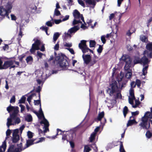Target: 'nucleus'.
Returning a JSON list of instances; mask_svg holds the SVG:
<instances>
[{
    "label": "nucleus",
    "instance_id": "f257e3e1",
    "mask_svg": "<svg viewBox=\"0 0 152 152\" xmlns=\"http://www.w3.org/2000/svg\"><path fill=\"white\" fill-rule=\"evenodd\" d=\"M146 48L148 50L144 51L143 56L141 60L138 57H135L133 62L131 58L128 55H123L120 59L121 62H124L125 63V66H134L135 64L140 63L145 65L148 62V59L146 58L147 56L148 58H151L152 56V42L147 43L146 46Z\"/></svg>",
    "mask_w": 152,
    "mask_h": 152
},
{
    "label": "nucleus",
    "instance_id": "f03ea898",
    "mask_svg": "<svg viewBox=\"0 0 152 152\" xmlns=\"http://www.w3.org/2000/svg\"><path fill=\"white\" fill-rule=\"evenodd\" d=\"M119 91V89L118 88L117 82L113 81L110 84V88H108L107 92L110 96H113L114 99H121V95Z\"/></svg>",
    "mask_w": 152,
    "mask_h": 152
},
{
    "label": "nucleus",
    "instance_id": "7ed1b4c3",
    "mask_svg": "<svg viewBox=\"0 0 152 152\" xmlns=\"http://www.w3.org/2000/svg\"><path fill=\"white\" fill-rule=\"evenodd\" d=\"M148 118H150V122L152 125V112H147L142 117V122L139 124L141 129H147L149 128L150 124L148 121Z\"/></svg>",
    "mask_w": 152,
    "mask_h": 152
},
{
    "label": "nucleus",
    "instance_id": "20e7f679",
    "mask_svg": "<svg viewBox=\"0 0 152 152\" xmlns=\"http://www.w3.org/2000/svg\"><path fill=\"white\" fill-rule=\"evenodd\" d=\"M57 69H55L54 70H52L50 72H49V70H47L46 72V77L44 78L43 77H39V79L37 80V81L38 84H40L42 83L43 84L44 82L46 80V79L49 77L51 74H56L58 72V71L61 70H66L67 69V67H57Z\"/></svg>",
    "mask_w": 152,
    "mask_h": 152
},
{
    "label": "nucleus",
    "instance_id": "39448f33",
    "mask_svg": "<svg viewBox=\"0 0 152 152\" xmlns=\"http://www.w3.org/2000/svg\"><path fill=\"white\" fill-rule=\"evenodd\" d=\"M39 115H38L39 118H42V120L40 122V123L41 124H44V126L43 129H44V132H46L49 130L48 126H49V123L47 120L45 118L44 114L43 113V111L42 110V109L41 107V104H40V108L39 110Z\"/></svg>",
    "mask_w": 152,
    "mask_h": 152
},
{
    "label": "nucleus",
    "instance_id": "423d86ee",
    "mask_svg": "<svg viewBox=\"0 0 152 152\" xmlns=\"http://www.w3.org/2000/svg\"><path fill=\"white\" fill-rule=\"evenodd\" d=\"M135 99L134 93H133V90H131L130 91V95L129 96V103L132 105L133 108H135L140 104V102L138 99L135 100V104H134V100Z\"/></svg>",
    "mask_w": 152,
    "mask_h": 152
},
{
    "label": "nucleus",
    "instance_id": "0eeeda50",
    "mask_svg": "<svg viewBox=\"0 0 152 152\" xmlns=\"http://www.w3.org/2000/svg\"><path fill=\"white\" fill-rule=\"evenodd\" d=\"M20 120L19 117L17 116H14L13 115L12 117H10V118H8L7 119V125L8 128H9L10 126L18 124L20 123Z\"/></svg>",
    "mask_w": 152,
    "mask_h": 152
},
{
    "label": "nucleus",
    "instance_id": "6e6552de",
    "mask_svg": "<svg viewBox=\"0 0 152 152\" xmlns=\"http://www.w3.org/2000/svg\"><path fill=\"white\" fill-rule=\"evenodd\" d=\"M41 44L40 41L39 40H37L32 45L31 48L30 50V52L33 53L35 52V50H40L42 51H43L45 50V47L44 45H42L41 48L40 49L39 48V46Z\"/></svg>",
    "mask_w": 152,
    "mask_h": 152
},
{
    "label": "nucleus",
    "instance_id": "1a4fd4ad",
    "mask_svg": "<svg viewBox=\"0 0 152 152\" xmlns=\"http://www.w3.org/2000/svg\"><path fill=\"white\" fill-rule=\"evenodd\" d=\"M65 55L62 54H59L55 58V61L56 63L59 64L60 66H67V62L64 59Z\"/></svg>",
    "mask_w": 152,
    "mask_h": 152
},
{
    "label": "nucleus",
    "instance_id": "9d476101",
    "mask_svg": "<svg viewBox=\"0 0 152 152\" xmlns=\"http://www.w3.org/2000/svg\"><path fill=\"white\" fill-rule=\"evenodd\" d=\"M73 15L75 18V19L73 21L72 23L73 25L81 23V22L80 20V19L83 21H84V18L82 15L80 14L77 10H74L73 12Z\"/></svg>",
    "mask_w": 152,
    "mask_h": 152
},
{
    "label": "nucleus",
    "instance_id": "9b49d317",
    "mask_svg": "<svg viewBox=\"0 0 152 152\" xmlns=\"http://www.w3.org/2000/svg\"><path fill=\"white\" fill-rule=\"evenodd\" d=\"M123 75H122L120 72V75L117 77V79L119 84V88L121 89L124 88L126 86V84L127 83L128 80L126 79L123 80Z\"/></svg>",
    "mask_w": 152,
    "mask_h": 152
},
{
    "label": "nucleus",
    "instance_id": "f8f14e48",
    "mask_svg": "<svg viewBox=\"0 0 152 152\" xmlns=\"http://www.w3.org/2000/svg\"><path fill=\"white\" fill-rule=\"evenodd\" d=\"M18 148H16L13 145H11L10 146L9 148L8 149V152H20L22 150V143L18 144Z\"/></svg>",
    "mask_w": 152,
    "mask_h": 152
},
{
    "label": "nucleus",
    "instance_id": "ddd939ff",
    "mask_svg": "<svg viewBox=\"0 0 152 152\" xmlns=\"http://www.w3.org/2000/svg\"><path fill=\"white\" fill-rule=\"evenodd\" d=\"M86 41L84 40H82L81 41V42L79 44V48L82 50L83 53H86L88 52V50H90V52L93 53V51L88 48L86 44Z\"/></svg>",
    "mask_w": 152,
    "mask_h": 152
},
{
    "label": "nucleus",
    "instance_id": "4468645a",
    "mask_svg": "<svg viewBox=\"0 0 152 152\" xmlns=\"http://www.w3.org/2000/svg\"><path fill=\"white\" fill-rule=\"evenodd\" d=\"M18 108L17 107H15L10 105L7 108V110L9 113H10L11 111H13L12 114L10 115V117H12L13 115L14 116H17V114L19 112Z\"/></svg>",
    "mask_w": 152,
    "mask_h": 152
},
{
    "label": "nucleus",
    "instance_id": "2eb2a0df",
    "mask_svg": "<svg viewBox=\"0 0 152 152\" xmlns=\"http://www.w3.org/2000/svg\"><path fill=\"white\" fill-rule=\"evenodd\" d=\"M19 129H16L13 130L12 133V140L13 142H17L20 139V136L18 134Z\"/></svg>",
    "mask_w": 152,
    "mask_h": 152
},
{
    "label": "nucleus",
    "instance_id": "dca6fc26",
    "mask_svg": "<svg viewBox=\"0 0 152 152\" xmlns=\"http://www.w3.org/2000/svg\"><path fill=\"white\" fill-rule=\"evenodd\" d=\"M80 28V26H75L69 29L67 33H65V34L66 36H70V34L72 33H75Z\"/></svg>",
    "mask_w": 152,
    "mask_h": 152
},
{
    "label": "nucleus",
    "instance_id": "f3484780",
    "mask_svg": "<svg viewBox=\"0 0 152 152\" xmlns=\"http://www.w3.org/2000/svg\"><path fill=\"white\" fill-rule=\"evenodd\" d=\"M115 100L114 99H107L105 101L106 104L109 108H111L113 107V105L115 103Z\"/></svg>",
    "mask_w": 152,
    "mask_h": 152
},
{
    "label": "nucleus",
    "instance_id": "a211bd4d",
    "mask_svg": "<svg viewBox=\"0 0 152 152\" xmlns=\"http://www.w3.org/2000/svg\"><path fill=\"white\" fill-rule=\"evenodd\" d=\"M9 12L7 10L5 9L3 7H0V15L2 17H4L5 16H8Z\"/></svg>",
    "mask_w": 152,
    "mask_h": 152
},
{
    "label": "nucleus",
    "instance_id": "6ab92c4d",
    "mask_svg": "<svg viewBox=\"0 0 152 152\" xmlns=\"http://www.w3.org/2000/svg\"><path fill=\"white\" fill-rule=\"evenodd\" d=\"M137 122L136 121L134 116H131L130 117L129 119L128 120L127 124V127L132 125L133 124H136Z\"/></svg>",
    "mask_w": 152,
    "mask_h": 152
},
{
    "label": "nucleus",
    "instance_id": "aec40b11",
    "mask_svg": "<svg viewBox=\"0 0 152 152\" xmlns=\"http://www.w3.org/2000/svg\"><path fill=\"white\" fill-rule=\"evenodd\" d=\"M34 140L31 139H28L26 140V146L23 147L22 146L23 150H24L26 148L28 147L31 145L35 144L34 142Z\"/></svg>",
    "mask_w": 152,
    "mask_h": 152
},
{
    "label": "nucleus",
    "instance_id": "412c9836",
    "mask_svg": "<svg viewBox=\"0 0 152 152\" xmlns=\"http://www.w3.org/2000/svg\"><path fill=\"white\" fill-rule=\"evenodd\" d=\"M37 7L34 4L32 5L29 6L28 8V14L27 15L28 17L29 16V13L30 12H35Z\"/></svg>",
    "mask_w": 152,
    "mask_h": 152
},
{
    "label": "nucleus",
    "instance_id": "4be33fe9",
    "mask_svg": "<svg viewBox=\"0 0 152 152\" xmlns=\"http://www.w3.org/2000/svg\"><path fill=\"white\" fill-rule=\"evenodd\" d=\"M83 57L85 63L87 64L89 63L91 60V56L90 55H86L83 56Z\"/></svg>",
    "mask_w": 152,
    "mask_h": 152
},
{
    "label": "nucleus",
    "instance_id": "5701e85b",
    "mask_svg": "<svg viewBox=\"0 0 152 152\" xmlns=\"http://www.w3.org/2000/svg\"><path fill=\"white\" fill-rule=\"evenodd\" d=\"M35 73L37 75V77H43V72L42 71V69H38L35 72Z\"/></svg>",
    "mask_w": 152,
    "mask_h": 152
},
{
    "label": "nucleus",
    "instance_id": "b1692460",
    "mask_svg": "<svg viewBox=\"0 0 152 152\" xmlns=\"http://www.w3.org/2000/svg\"><path fill=\"white\" fill-rule=\"evenodd\" d=\"M6 147V142L5 141H4L2 145L0 147V152H4L5 150Z\"/></svg>",
    "mask_w": 152,
    "mask_h": 152
},
{
    "label": "nucleus",
    "instance_id": "393cba45",
    "mask_svg": "<svg viewBox=\"0 0 152 152\" xmlns=\"http://www.w3.org/2000/svg\"><path fill=\"white\" fill-rule=\"evenodd\" d=\"M13 64L12 61H8L4 62L3 66H10Z\"/></svg>",
    "mask_w": 152,
    "mask_h": 152
},
{
    "label": "nucleus",
    "instance_id": "a878e982",
    "mask_svg": "<svg viewBox=\"0 0 152 152\" xmlns=\"http://www.w3.org/2000/svg\"><path fill=\"white\" fill-rule=\"evenodd\" d=\"M86 2L88 4L92 6L93 7H94L96 4L95 0H86Z\"/></svg>",
    "mask_w": 152,
    "mask_h": 152
},
{
    "label": "nucleus",
    "instance_id": "bb28decb",
    "mask_svg": "<svg viewBox=\"0 0 152 152\" xmlns=\"http://www.w3.org/2000/svg\"><path fill=\"white\" fill-rule=\"evenodd\" d=\"M104 116V112H100L97 118V120L98 121H101V119Z\"/></svg>",
    "mask_w": 152,
    "mask_h": 152
},
{
    "label": "nucleus",
    "instance_id": "cd10ccee",
    "mask_svg": "<svg viewBox=\"0 0 152 152\" xmlns=\"http://www.w3.org/2000/svg\"><path fill=\"white\" fill-rule=\"evenodd\" d=\"M140 40L143 42H147L148 41V38L144 35H141L140 37Z\"/></svg>",
    "mask_w": 152,
    "mask_h": 152
},
{
    "label": "nucleus",
    "instance_id": "c85d7f7f",
    "mask_svg": "<svg viewBox=\"0 0 152 152\" xmlns=\"http://www.w3.org/2000/svg\"><path fill=\"white\" fill-rule=\"evenodd\" d=\"M25 119L28 122L31 121L32 120V116L30 114H27L26 117Z\"/></svg>",
    "mask_w": 152,
    "mask_h": 152
},
{
    "label": "nucleus",
    "instance_id": "c756f323",
    "mask_svg": "<svg viewBox=\"0 0 152 152\" xmlns=\"http://www.w3.org/2000/svg\"><path fill=\"white\" fill-rule=\"evenodd\" d=\"M60 35V34L58 32L55 33L53 36V40L54 42H55Z\"/></svg>",
    "mask_w": 152,
    "mask_h": 152
},
{
    "label": "nucleus",
    "instance_id": "7c9ffc66",
    "mask_svg": "<svg viewBox=\"0 0 152 152\" xmlns=\"http://www.w3.org/2000/svg\"><path fill=\"white\" fill-rule=\"evenodd\" d=\"M132 72L130 70L128 71L126 74L125 77L127 79H130L132 76Z\"/></svg>",
    "mask_w": 152,
    "mask_h": 152
},
{
    "label": "nucleus",
    "instance_id": "2f4dec72",
    "mask_svg": "<svg viewBox=\"0 0 152 152\" xmlns=\"http://www.w3.org/2000/svg\"><path fill=\"white\" fill-rule=\"evenodd\" d=\"M136 84L135 82L134 81L130 83V86H131V88L129 90V93L130 94V91L131 90H133V92L134 93V90L133 89V88H134L136 86Z\"/></svg>",
    "mask_w": 152,
    "mask_h": 152
},
{
    "label": "nucleus",
    "instance_id": "473e14b6",
    "mask_svg": "<svg viewBox=\"0 0 152 152\" xmlns=\"http://www.w3.org/2000/svg\"><path fill=\"white\" fill-rule=\"evenodd\" d=\"M96 134L94 133H92L91 135L89 137L90 141L91 142H92L94 140Z\"/></svg>",
    "mask_w": 152,
    "mask_h": 152
},
{
    "label": "nucleus",
    "instance_id": "72a5a7b5",
    "mask_svg": "<svg viewBox=\"0 0 152 152\" xmlns=\"http://www.w3.org/2000/svg\"><path fill=\"white\" fill-rule=\"evenodd\" d=\"M119 70L118 69L116 68L115 67H114L113 69L112 76H113L115 75H116L119 72Z\"/></svg>",
    "mask_w": 152,
    "mask_h": 152
},
{
    "label": "nucleus",
    "instance_id": "f704fd0d",
    "mask_svg": "<svg viewBox=\"0 0 152 152\" xmlns=\"http://www.w3.org/2000/svg\"><path fill=\"white\" fill-rule=\"evenodd\" d=\"M12 3H7L6 6V8L7 9V11L8 12V11L12 9Z\"/></svg>",
    "mask_w": 152,
    "mask_h": 152
},
{
    "label": "nucleus",
    "instance_id": "c9c22d12",
    "mask_svg": "<svg viewBox=\"0 0 152 152\" xmlns=\"http://www.w3.org/2000/svg\"><path fill=\"white\" fill-rule=\"evenodd\" d=\"M64 46L65 47L70 48L72 46V44L71 42H65L63 44Z\"/></svg>",
    "mask_w": 152,
    "mask_h": 152
},
{
    "label": "nucleus",
    "instance_id": "e433bc0d",
    "mask_svg": "<svg viewBox=\"0 0 152 152\" xmlns=\"http://www.w3.org/2000/svg\"><path fill=\"white\" fill-rule=\"evenodd\" d=\"M128 109L127 107L125 106L123 110V113L124 117H125L126 114L127 113L128 111Z\"/></svg>",
    "mask_w": 152,
    "mask_h": 152
},
{
    "label": "nucleus",
    "instance_id": "4c0bfd02",
    "mask_svg": "<svg viewBox=\"0 0 152 152\" xmlns=\"http://www.w3.org/2000/svg\"><path fill=\"white\" fill-rule=\"evenodd\" d=\"M26 98L24 96H23L19 100V103H25Z\"/></svg>",
    "mask_w": 152,
    "mask_h": 152
},
{
    "label": "nucleus",
    "instance_id": "58836bf2",
    "mask_svg": "<svg viewBox=\"0 0 152 152\" xmlns=\"http://www.w3.org/2000/svg\"><path fill=\"white\" fill-rule=\"evenodd\" d=\"M91 149L88 145L85 146L84 148V152H89Z\"/></svg>",
    "mask_w": 152,
    "mask_h": 152
},
{
    "label": "nucleus",
    "instance_id": "ea45409f",
    "mask_svg": "<svg viewBox=\"0 0 152 152\" xmlns=\"http://www.w3.org/2000/svg\"><path fill=\"white\" fill-rule=\"evenodd\" d=\"M148 67H144L142 70V75L144 76L146 75L147 73Z\"/></svg>",
    "mask_w": 152,
    "mask_h": 152
},
{
    "label": "nucleus",
    "instance_id": "a19ab883",
    "mask_svg": "<svg viewBox=\"0 0 152 152\" xmlns=\"http://www.w3.org/2000/svg\"><path fill=\"white\" fill-rule=\"evenodd\" d=\"M119 151L120 152H125L122 142H121V144L119 148Z\"/></svg>",
    "mask_w": 152,
    "mask_h": 152
},
{
    "label": "nucleus",
    "instance_id": "79ce46f5",
    "mask_svg": "<svg viewBox=\"0 0 152 152\" xmlns=\"http://www.w3.org/2000/svg\"><path fill=\"white\" fill-rule=\"evenodd\" d=\"M35 96V95L34 94H32L30 96H29L27 99V101L30 104V102H31V99H32V98L34 96Z\"/></svg>",
    "mask_w": 152,
    "mask_h": 152
},
{
    "label": "nucleus",
    "instance_id": "37998d69",
    "mask_svg": "<svg viewBox=\"0 0 152 152\" xmlns=\"http://www.w3.org/2000/svg\"><path fill=\"white\" fill-rule=\"evenodd\" d=\"M95 42L94 40H91L90 41V47H94L95 46Z\"/></svg>",
    "mask_w": 152,
    "mask_h": 152
},
{
    "label": "nucleus",
    "instance_id": "c03bdc74",
    "mask_svg": "<svg viewBox=\"0 0 152 152\" xmlns=\"http://www.w3.org/2000/svg\"><path fill=\"white\" fill-rule=\"evenodd\" d=\"M62 140L63 141L66 140L67 142L68 141L67 136L66 134H63L62 137Z\"/></svg>",
    "mask_w": 152,
    "mask_h": 152
},
{
    "label": "nucleus",
    "instance_id": "a18cd8bd",
    "mask_svg": "<svg viewBox=\"0 0 152 152\" xmlns=\"http://www.w3.org/2000/svg\"><path fill=\"white\" fill-rule=\"evenodd\" d=\"M40 28L41 29H42V30L44 31H45L46 34L47 35H49V34H48V28L47 27H46V26H43L42 27H41Z\"/></svg>",
    "mask_w": 152,
    "mask_h": 152
},
{
    "label": "nucleus",
    "instance_id": "49530a36",
    "mask_svg": "<svg viewBox=\"0 0 152 152\" xmlns=\"http://www.w3.org/2000/svg\"><path fill=\"white\" fill-rule=\"evenodd\" d=\"M45 140V138L44 137H41L39 139V140L36 142H35L34 143L35 144L39 142H42Z\"/></svg>",
    "mask_w": 152,
    "mask_h": 152
},
{
    "label": "nucleus",
    "instance_id": "de8ad7c7",
    "mask_svg": "<svg viewBox=\"0 0 152 152\" xmlns=\"http://www.w3.org/2000/svg\"><path fill=\"white\" fill-rule=\"evenodd\" d=\"M101 39L103 44L105 43L106 40L105 39V35H104L102 36L101 37Z\"/></svg>",
    "mask_w": 152,
    "mask_h": 152
},
{
    "label": "nucleus",
    "instance_id": "09e8293b",
    "mask_svg": "<svg viewBox=\"0 0 152 152\" xmlns=\"http://www.w3.org/2000/svg\"><path fill=\"white\" fill-rule=\"evenodd\" d=\"M54 15L56 16H58L60 15V13L57 9H56L55 10Z\"/></svg>",
    "mask_w": 152,
    "mask_h": 152
},
{
    "label": "nucleus",
    "instance_id": "8fccbe9b",
    "mask_svg": "<svg viewBox=\"0 0 152 152\" xmlns=\"http://www.w3.org/2000/svg\"><path fill=\"white\" fill-rule=\"evenodd\" d=\"M32 60L33 58L31 56H29L26 59V61L27 63H28L29 62L32 61Z\"/></svg>",
    "mask_w": 152,
    "mask_h": 152
},
{
    "label": "nucleus",
    "instance_id": "3c124183",
    "mask_svg": "<svg viewBox=\"0 0 152 152\" xmlns=\"http://www.w3.org/2000/svg\"><path fill=\"white\" fill-rule=\"evenodd\" d=\"M27 136L28 138H31L33 137V133L30 131H28L27 132Z\"/></svg>",
    "mask_w": 152,
    "mask_h": 152
},
{
    "label": "nucleus",
    "instance_id": "603ef678",
    "mask_svg": "<svg viewBox=\"0 0 152 152\" xmlns=\"http://www.w3.org/2000/svg\"><path fill=\"white\" fill-rule=\"evenodd\" d=\"M135 84L138 87H139L140 86L141 81L137 79L136 80Z\"/></svg>",
    "mask_w": 152,
    "mask_h": 152
},
{
    "label": "nucleus",
    "instance_id": "864d4df0",
    "mask_svg": "<svg viewBox=\"0 0 152 152\" xmlns=\"http://www.w3.org/2000/svg\"><path fill=\"white\" fill-rule=\"evenodd\" d=\"M146 136L148 138H150L152 136L151 133L149 131H147L146 133Z\"/></svg>",
    "mask_w": 152,
    "mask_h": 152
},
{
    "label": "nucleus",
    "instance_id": "5fc2aeb1",
    "mask_svg": "<svg viewBox=\"0 0 152 152\" xmlns=\"http://www.w3.org/2000/svg\"><path fill=\"white\" fill-rule=\"evenodd\" d=\"M11 133V130H10L9 129H7L6 132V134L7 136H9L10 135ZM7 137H6V139H7Z\"/></svg>",
    "mask_w": 152,
    "mask_h": 152
},
{
    "label": "nucleus",
    "instance_id": "6e6d98bb",
    "mask_svg": "<svg viewBox=\"0 0 152 152\" xmlns=\"http://www.w3.org/2000/svg\"><path fill=\"white\" fill-rule=\"evenodd\" d=\"M78 3L80 4L81 6L84 7L85 5L82 0H78Z\"/></svg>",
    "mask_w": 152,
    "mask_h": 152
},
{
    "label": "nucleus",
    "instance_id": "4d7b16f0",
    "mask_svg": "<svg viewBox=\"0 0 152 152\" xmlns=\"http://www.w3.org/2000/svg\"><path fill=\"white\" fill-rule=\"evenodd\" d=\"M66 49L68 50L72 54H75L74 51L72 48H66Z\"/></svg>",
    "mask_w": 152,
    "mask_h": 152
},
{
    "label": "nucleus",
    "instance_id": "13d9d810",
    "mask_svg": "<svg viewBox=\"0 0 152 152\" xmlns=\"http://www.w3.org/2000/svg\"><path fill=\"white\" fill-rule=\"evenodd\" d=\"M57 135H60V134H63L64 133V132H62L61 130H60L58 129H57Z\"/></svg>",
    "mask_w": 152,
    "mask_h": 152
},
{
    "label": "nucleus",
    "instance_id": "bf43d9fd",
    "mask_svg": "<svg viewBox=\"0 0 152 152\" xmlns=\"http://www.w3.org/2000/svg\"><path fill=\"white\" fill-rule=\"evenodd\" d=\"M25 127V126L24 125H22L21 126L19 129H19V131H20V134L22 133V132L23 130L24 129Z\"/></svg>",
    "mask_w": 152,
    "mask_h": 152
},
{
    "label": "nucleus",
    "instance_id": "052dcab7",
    "mask_svg": "<svg viewBox=\"0 0 152 152\" xmlns=\"http://www.w3.org/2000/svg\"><path fill=\"white\" fill-rule=\"evenodd\" d=\"M139 112L138 111H137L134 112H131V114H132V116H134L138 115L139 114Z\"/></svg>",
    "mask_w": 152,
    "mask_h": 152
},
{
    "label": "nucleus",
    "instance_id": "680f3d73",
    "mask_svg": "<svg viewBox=\"0 0 152 152\" xmlns=\"http://www.w3.org/2000/svg\"><path fill=\"white\" fill-rule=\"evenodd\" d=\"M59 48V44L58 42H57V44L55 45L54 47V49L55 50H58Z\"/></svg>",
    "mask_w": 152,
    "mask_h": 152
},
{
    "label": "nucleus",
    "instance_id": "e2e57ef3",
    "mask_svg": "<svg viewBox=\"0 0 152 152\" xmlns=\"http://www.w3.org/2000/svg\"><path fill=\"white\" fill-rule=\"evenodd\" d=\"M83 22L84 23V24H82V25L81 26V28H83L84 29H86L87 28V27L86 26V23L84 21H84H83Z\"/></svg>",
    "mask_w": 152,
    "mask_h": 152
},
{
    "label": "nucleus",
    "instance_id": "0e129e2a",
    "mask_svg": "<svg viewBox=\"0 0 152 152\" xmlns=\"http://www.w3.org/2000/svg\"><path fill=\"white\" fill-rule=\"evenodd\" d=\"M115 13H112L110 14L109 16V19L110 20H111L112 19L115 17Z\"/></svg>",
    "mask_w": 152,
    "mask_h": 152
},
{
    "label": "nucleus",
    "instance_id": "69168bd1",
    "mask_svg": "<svg viewBox=\"0 0 152 152\" xmlns=\"http://www.w3.org/2000/svg\"><path fill=\"white\" fill-rule=\"evenodd\" d=\"M46 24L48 26L51 27L52 26V23L50 21H48L46 22Z\"/></svg>",
    "mask_w": 152,
    "mask_h": 152
},
{
    "label": "nucleus",
    "instance_id": "338daca9",
    "mask_svg": "<svg viewBox=\"0 0 152 152\" xmlns=\"http://www.w3.org/2000/svg\"><path fill=\"white\" fill-rule=\"evenodd\" d=\"M15 101V97L14 96H12L10 100V102L11 103L14 102Z\"/></svg>",
    "mask_w": 152,
    "mask_h": 152
},
{
    "label": "nucleus",
    "instance_id": "774afa93",
    "mask_svg": "<svg viewBox=\"0 0 152 152\" xmlns=\"http://www.w3.org/2000/svg\"><path fill=\"white\" fill-rule=\"evenodd\" d=\"M37 55L40 58H42V56L43 55H44V54H42V53L39 52V51H37Z\"/></svg>",
    "mask_w": 152,
    "mask_h": 152
}]
</instances>
